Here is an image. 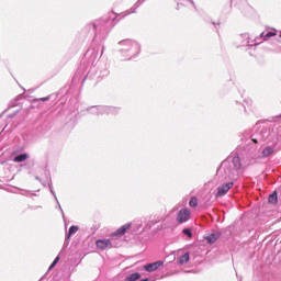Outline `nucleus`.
<instances>
[{"label":"nucleus","instance_id":"obj_1","mask_svg":"<svg viewBox=\"0 0 281 281\" xmlns=\"http://www.w3.org/2000/svg\"><path fill=\"white\" fill-rule=\"evenodd\" d=\"M128 229H131V223H127V224L121 226L120 228H117L114 233L111 234V237L112 238H122V236H124V234H126Z\"/></svg>","mask_w":281,"mask_h":281},{"label":"nucleus","instance_id":"obj_2","mask_svg":"<svg viewBox=\"0 0 281 281\" xmlns=\"http://www.w3.org/2000/svg\"><path fill=\"white\" fill-rule=\"evenodd\" d=\"M177 221L178 223H188V221H190V210L188 209L180 210L177 216Z\"/></svg>","mask_w":281,"mask_h":281},{"label":"nucleus","instance_id":"obj_3","mask_svg":"<svg viewBox=\"0 0 281 281\" xmlns=\"http://www.w3.org/2000/svg\"><path fill=\"white\" fill-rule=\"evenodd\" d=\"M160 267H164V261L158 260L156 262L145 265L143 269H145V271H148V273H153V271H157V269H159Z\"/></svg>","mask_w":281,"mask_h":281},{"label":"nucleus","instance_id":"obj_4","mask_svg":"<svg viewBox=\"0 0 281 281\" xmlns=\"http://www.w3.org/2000/svg\"><path fill=\"white\" fill-rule=\"evenodd\" d=\"M95 245L98 249H109L113 246V243H111V239H98Z\"/></svg>","mask_w":281,"mask_h":281},{"label":"nucleus","instance_id":"obj_5","mask_svg":"<svg viewBox=\"0 0 281 281\" xmlns=\"http://www.w3.org/2000/svg\"><path fill=\"white\" fill-rule=\"evenodd\" d=\"M234 183L229 182L218 188L217 196H225L232 190Z\"/></svg>","mask_w":281,"mask_h":281},{"label":"nucleus","instance_id":"obj_6","mask_svg":"<svg viewBox=\"0 0 281 281\" xmlns=\"http://www.w3.org/2000/svg\"><path fill=\"white\" fill-rule=\"evenodd\" d=\"M218 233H212L206 235L204 238L210 245H213V243H216V240H218Z\"/></svg>","mask_w":281,"mask_h":281},{"label":"nucleus","instance_id":"obj_7","mask_svg":"<svg viewBox=\"0 0 281 281\" xmlns=\"http://www.w3.org/2000/svg\"><path fill=\"white\" fill-rule=\"evenodd\" d=\"M190 261V255L184 254L179 258V265H187Z\"/></svg>","mask_w":281,"mask_h":281},{"label":"nucleus","instance_id":"obj_8","mask_svg":"<svg viewBox=\"0 0 281 281\" xmlns=\"http://www.w3.org/2000/svg\"><path fill=\"white\" fill-rule=\"evenodd\" d=\"M25 159H27V154H21L14 158V161L21 164L22 161H25Z\"/></svg>","mask_w":281,"mask_h":281},{"label":"nucleus","instance_id":"obj_9","mask_svg":"<svg viewBox=\"0 0 281 281\" xmlns=\"http://www.w3.org/2000/svg\"><path fill=\"white\" fill-rule=\"evenodd\" d=\"M269 203H271L272 205H276L278 203V193H272L269 196Z\"/></svg>","mask_w":281,"mask_h":281},{"label":"nucleus","instance_id":"obj_10","mask_svg":"<svg viewBox=\"0 0 281 281\" xmlns=\"http://www.w3.org/2000/svg\"><path fill=\"white\" fill-rule=\"evenodd\" d=\"M139 278H142V274H139V273H133V274H131L128 278H127V280L128 281H137V280H139Z\"/></svg>","mask_w":281,"mask_h":281},{"label":"nucleus","instance_id":"obj_11","mask_svg":"<svg viewBox=\"0 0 281 281\" xmlns=\"http://www.w3.org/2000/svg\"><path fill=\"white\" fill-rule=\"evenodd\" d=\"M76 232H78V226H71L68 232V238H71Z\"/></svg>","mask_w":281,"mask_h":281},{"label":"nucleus","instance_id":"obj_12","mask_svg":"<svg viewBox=\"0 0 281 281\" xmlns=\"http://www.w3.org/2000/svg\"><path fill=\"white\" fill-rule=\"evenodd\" d=\"M273 154V148L267 147L263 149V157H269V155Z\"/></svg>","mask_w":281,"mask_h":281},{"label":"nucleus","instance_id":"obj_13","mask_svg":"<svg viewBox=\"0 0 281 281\" xmlns=\"http://www.w3.org/2000/svg\"><path fill=\"white\" fill-rule=\"evenodd\" d=\"M199 204V200H196V198H192L189 202V205L191 207H196V205Z\"/></svg>","mask_w":281,"mask_h":281},{"label":"nucleus","instance_id":"obj_14","mask_svg":"<svg viewBox=\"0 0 281 281\" xmlns=\"http://www.w3.org/2000/svg\"><path fill=\"white\" fill-rule=\"evenodd\" d=\"M183 234H186L187 236H189V238H192V232H190V229H184Z\"/></svg>","mask_w":281,"mask_h":281},{"label":"nucleus","instance_id":"obj_15","mask_svg":"<svg viewBox=\"0 0 281 281\" xmlns=\"http://www.w3.org/2000/svg\"><path fill=\"white\" fill-rule=\"evenodd\" d=\"M277 33L270 32L266 35V38H271V36H276Z\"/></svg>","mask_w":281,"mask_h":281},{"label":"nucleus","instance_id":"obj_16","mask_svg":"<svg viewBox=\"0 0 281 281\" xmlns=\"http://www.w3.org/2000/svg\"><path fill=\"white\" fill-rule=\"evenodd\" d=\"M58 260H60L59 257H57L53 262H54L55 265H58Z\"/></svg>","mask_w":281,"mask_h":281},{"label":"nucleus","instance_id":"obj_17","mask_svg":"<svg viewBox=\"0 0 281 281\" xmlns=\"http://www.w3.org/2000/svg\"><path fill=\"white\" fill-rule=\"evenodd\" d=\"M58 260H60L59 257H57L53 262H54L55 265H58Z\"/></svg>","mask_w":281,"mask_h":281},{"label":"nucleus","instance_id":"obj_18","mask_svg":"<svg viewBox=\"0 0 281 281\" xmlns=\"http://www.w3.org/2000/svg\"><path fill=\"white\" fill-rule=\"evenodd\" d=\"M55 267H56V263L53 262V263L50 265L49 269H54Z\"/></svg>","mask_w":281,"mask_h":281},{"label":"nucleus","instance_id":"obj_19","mask_svg":"<svg viewBox=\"0 0 281 281\" xmlns=\"http://www.w3.org/2000/svg\"><path fill=\"white\" fill-rule=\"evenodd\" d=\"M42 100H43V101H45V100H49V98H43Z\"/></svg>","mask_w":281,"mask_h":281},{"label":"nucleus","instance_id":"obj_20","mask_svg":"<svg viewBox=\"0 0 281 281\" xmlns=\"http://www.w3.org/2000/svg\"><path fill=\"white\" fill-rule=\"evenodd\" d=\"M279 36H280V38H281V31H280V33H279Z\"/></svg>","mask_w":281,"mask_h":281}]
</instances>
